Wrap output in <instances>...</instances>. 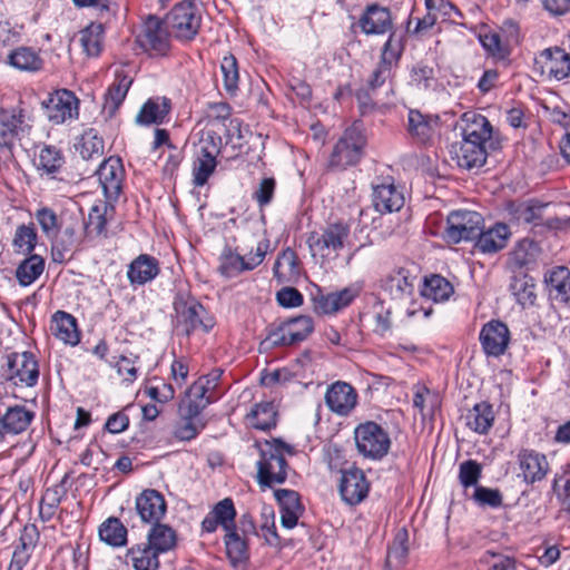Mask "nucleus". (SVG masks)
I'll return each mask as SVG.
<instances>
[{
	"mask_svg": "<svg viewBox=\"0 0 570 570\" xmlns=\"http://www.w3.org/2000/svg\"><path fill=\"white\" fill-rule=\"evenodd\" d=\"M289 450V445L281 440H274L273 443L265 442L259 445L261 458L257 461V481L262 487H273L282 484L287 478V462L282 454V450Z\"/></svg>",
	"mask_w": 570,
	"mask_h": 570,
	"instance_id": "obj_1",
	"label": "nucleus"
},
{
	"mask_svg": "<svg viewBox=\"0 0 570 570\" xmlns=\"http://www.w3.org/2000/svg\"><path fill=\"white\" fill-rule=\"evenodd\" d=\"M366 138L362 128L354 124L343 132L335 144L330 157V167L344 170L350 166H355L363 156Z\"/></svg>",
	"mask_w": 570,
	"mask_h": 570,
	"instance_id": "obj_2",
	"label": "nucleus"
},
{
	"mask_svg": "<svg viewBox=\"0 0 570 570\" xmlns=\"http://www.w3.org/2000/svg\"><path fill=\"white\" fill-rule=\"evenodd\" d=\"M354 439L357 451L371 460H381L391 448L389 433L373 421L358 424L354 431Z\"/></svg>",
	"mask_w": 570,
	"mask_h": 570,
	"instance_id": "obj_3",
	"label": "nucleus"
},
{
	"mask_svg": "<svg viewBox=\"0 0 570 570\" xmlns=\"http://www.w3.org/2000/svg\"><path fill=\"white\" fill-rule=\"evenodd\" d=\"M166 24L176 38L193 40L202 24L200 10L194 0H184L177 3L168 13Z\"/></svg>",
	"mask_w": 570,
	"mask_h": 570,
	"instance_id": "obj_4",
	"label": "nucleus"
},
{
	"mask_svg": "<svg viewBox=\"0 0 570 570\" xmlns=\"http://www.w3.org/2000/svg\"><path fill=\"white\" fill-rule=\"evenodd\" d=\"M176 330L178 334L189 336L197 330L209 332L214 325V318L205 307L195 299L175 302Z\"/></svg>",
	"mask_w": 570,
	"mask_h": 570,
	"instance_id": "obj_5",
	"label": "nucleus"
},
{
	"mask_svg": "<svg viewBox=\"0 0 570 570\" xmlns=\"http://www.w3.org/2000/svg\"><path fill=\"white\" fill-rule=\"evenodd\" d=\"M350 235V226L337 222L325 226L320 233L313 232L307 238V244L313 255L323 258L335 257L337 252L344 247Z\"/></svg>",
	"mask_w": 570,
	"mask_h": 570,
	"instance_id": "obj_6",
	"label": "nucleus"
},
{
	"mask_svg": "<svg viewBox=\"0 0 570 570\" xmlns=\"http://www.w3.org/2000/svg\"><path fill=\"white\" fill-rule=\"evenodd\" d=\"M168 28L160 18L150 14L141 26L137 42L151 56H165L170 48Z\"/></svg>",
	"mask_w": 570,
	"mask_h": 570,
	"instance_id": "obj_7",
	"label": "nucleus"
},
{
	"mask_svg": "<svg viewBox=\"0 0 570 570\" xmlns=\"http://www.w3.org/2000/svg\"><path fill=\"white\" fill-rule=\"evenodd\" d=\"M482 220V216L476 212H452L446 219L445 238L454 244L473 240L480 234Z\"/></svg>",
	"mask_w": 570,
	"mask_h": 570,
	"instance_id": "obj_8",
	"label": "nucleus"
},
{
	"mask_svg": "<svg viewBox=\"0 0 570 570\" xmlns=\"http://www.w3.org/2000/svg\"><path fill=\"white\" fill-rule=\"evenodd\" d=\"M78 105V98L72 91L67 89L50 94L49 97L41 102L46 117L53 125H60L67 120L77 118Z\"/></svg>",
	"mask_w": 570,
	"mask_h": 570,
	"instance_id": "obj_9",
	"label": "nucleus"
},
{
	"mask_svg": "<svg viewBox=\"0 0 570 570\" xmlns=\"http://www.w3.org/2000/svg\"><path fill=\"white\" fill-rule=\"evenodd\" d=\"M534 70L549 80H563L570 75V53L559 47L547 48L535 57Z\"/></svg>",
	"mask_w": 570,
	"mask_h": 570,
	"instance_id": "obj_10",
	"label": "nucleus"
},
{
	"mask_svg": "<svg viewBox=\"0 0 570 570\" xmlns=\"http://www.w3.org/2000/svg\"><path fill=\"white\" fill-rule=\"evenodd\" d=\"M4 375L14 385L35 386L39 377V366L35 355L30 352L9 355Z\"/></svg>",
	"mask_w": 570,
	"mask_h": 570,
	"instance_id": "obj_11",
	"label": "nucleus"
},
{
	"mask_svg": "<svg viewBox=\"0 0 570 570\" xmlns=\"http://www.w3.org/2000/svg\"><path fill=\"white\" fill-rule=\"evenodd\" d=\"M451 160L463 169H473L484 165L488 153L483 144L458 137L449 146Z\"/></svg>",
	"mask_w": 570,
	"mask_h": 570,
	"instance_id": "obj_12",
	"label": "nucleus"
},
{
	"mask_svg": "<svg viewBox=\"0 0 570 570\" xmlns=\"http://www.w3.org/2000/svg\"><path fill=\"white\" fill-rule=\"evenodd\" d=\"M105 198L117 202L122 190L125 169L119 157L105 159L96 170Z\"/></svg>",
	"mask_w": 570,
	"mask_h": 570,
	"instance_id": "obj_13",
	"label": "nucleus"
},
{
	"mask_svg": "<svg viewBox=\"0 0 570 570\" xmlns=\"http://www.w3.org/2000/svg\"><path fill=\"white\" fill-rule=\"evenodd\" d=\"M518 476L527 485L541 482L550 471L547 456L535 450L523 449L518 453Z\"/></svg>",
	"mask_w": 570,
	"mask_h": 570,
	"instance_id": "obj_14",
	"label": "nucleus"
},
{
	"mask_svg": "<svg viewBox=\"0 0 570 570\" xmlns=\"http://www.w3.org/2000/svg\"><path fill=\"white\" fill-rule=\"evenodd\" d=\"M361 31L366 36H382L393 30L392 12L377 3L368 4L358 18Z\"/></svg>",
	"mask_w": 570,
	"mask_h": 570,
	"instance_id": "obj_15",
	"label": "nucleus"
},
{
	"mask_svg": "<svg viewBox=\"0 0 570 570\" xmlns=\"http://www.w3.org/2000/svg\"><path fill=\"white\" fill-rule=\"evenodd\" d=\"M368 489V482L361 469L351 466L342 470L338 490L343 501L350 505L358 504L367 497Z\"/></svg>",
	"mask_w": 570,
	"mask_h": 570,
	"instance_id": "obj_16",
	"label": "nucleus"
},
{
	"mask_svg": "<svg viewBox=\"0 0 570 570\" xmlns=\"http://www.w3.org/2000/svg\"><path fill=\"white\" fill-rule=\"evenodd\" d=\"M492 127L489 120L475 112H465L455 122L453 135L483 144L491 138Z\"/></svg>",
	"mask_w": 570,
	"mask_h": 570,
	"instance_id": "obj_17",
	"label": "nucleus"
},
{
	"mask_svg": "<svg viewBox=\"0 0 570 570\" xmlns=\"http://www.w3.org/2000/svg\"><path fill=\"white\" fill-rule=\"evenodd\" d=\"M357 393L355 389L342 381H337L328 386L325 393V404L335 414L341 416L348 415L356 406Z\"/></svg>",
	"mask_w": 570,
	"mask_h": 570,
	"instance_id": "obj_18",
	"label": "nucleus"
},
{
	"mask_svg": "<svg viewBox=\"0 0 570 570\" xmlns=\"http://www.w3.org/2000/svg\"><path fill=\"white\" fill-rule=\"evenodd\" d=\"M135 508L140 520L149 524L159 522L167 511L164 495L154 489H146L137 495Z\"/></svg>",
	"mask_w": 570,
	"mask_h": 570,
	"instance_id": "obj_19",
	"label": "nucleus"
},
{
	"mask_svg": "<svg viewBox=\"0 0 570 570\" xmlns=\"http://www.w3.org/2000/svg\"><path fill=\"white\" fill-rule=\"evenodd\" d=\"M543 282L551 301L564 305L570 303V269L567 266H554L548 269Z\"/></svg>",
	"mask_w": 570,
	"mask_h": 570,
	"instance_id": "obj_20",
	"label": "nucleus"
},
{
	"mask_svg": "<svg viewBox=\"0 0 570 570\" xmlns=\"http://www.w3.org/2000/svg\"><path fill=\"white\" fill-rule=\"evenodd\" d=\"M440 125L438 116L423 115L421 111L411 109L407 116V131L411 137L420 144H429L436 134Z\"/></svg>",
	"mask_w": 570,
	"mask_h": 570,
	"instance_id": "obj_21",
	"label": "nucleus"
},
{
	"mask_svg": "<svg viewBox=\"0 0 570 570\" xmlns=\"http://www.w3.org/2000/svg\"><path fill=\"white\" fill-rule=\"evenodd\" d=\"M236 510L234 502L230 498H225L217 502L210 512L202 521L203 532H215L218 525H222L227 531L235 524Z\"/></svg>",
	"mask_w": 570,
	"mask_h": 570,
	"instance_id": "obj_22",
	"label": "nucleus"
},
{
	"mask_svg": "<svg viewBox=\"0 0 570 570\" xmlns=\"http://www.w3.org/2000/svg\"><path fill=\"white\" fill-rule=\"evenodd\" d=\"M508 289L515 302L523 308L535 306L537 303V284L532 276L527 273L519 272L511 277Z\"/></svg>",
	"mask_w": 570,
	"mask_h": 570,
	"instance_id": "obj_23",
	"label": "nucleus"
},
{
	"mask_svg": "<svg viewBox=\"0 0 570 570\" xmlns=\"http://www.w3.org/2000/svg\"><path fill=\"white\" fill-rule=\"evenodd\" d=\"M114 203L110 199L98 200L95 203L88 215V219L83 222V233L88 238L100 236L106 233L108 216L114 212Z\"/></svg>",
	"mask_w": 570,
	"mask_h": 570,
	"instance_id": "obj_24",
	"label": "nucleus"
},
{
	"mask_svg": "<svg viewBox=\"0 0 570 570\" xmlns=\"http://www.w3.org/2000/svg\"><path fill=\"white\" fill-rule=\"evenodd\" d=\"M22 109H0V147L10 148L22 130Z\"/></svg>",
	"mask_w": 570,
	"mask_h": 570,
	"instance_id": "obj_25",
	"label": "nucleus"
},
{
	"mask_svg": "<svg viewBox=\"0 0 570 570\" xmlns=\"http://www.w3.org/2000/svg\"><path fill=\"white\" fill-rule=\"evenodd\" d=\"M358 294V286H348L327 295H321L315 298V308L323 314H333L347 307Z\"/></svg>",
	"mask_w": 570,
	"mask_h": 570,
	"instance_id": "obj_26",
	"label": "nucleus"
},
{
	"mask_svg": "<svg viewBox=\"0 0 570 570\" xmlns=\"http://www.w3.org/2000/svg\"><path fill=\"white\" fill-rule=\"evenodd\" d=\"M274 495L281 508L282 525L293 529L297 524L302 511L298 493L294 490L279 489L274 492Z\"/></svg>",
	"mask_w": 570,
	"mask_h": 570,
	"instance_id": "obj_27",
	"label": "nucleus"
},
{
	"mask_svg": "<svg viewBox=\"0 0 570 570\" xmlns=\"http://www.w3.org/2000/svg\"><path fill=\"white\" fill-rule=\"evenodd\" d=\"M372 202L376 212L381 214L393 213L403 207L404 197L392 183L381 184L374 186Z\"/></svg>",
	"mask_w": 570,
	"mask_h": 570,
	"instance_id": "obj_28",
	"label": "nucleus"
},
{
	"mask_svg": "<svg viewBox=\"0 0 570 570\" xmlns=\"http://www.w3.org/2000/svg\"><path fill=\"white\" fill-rule=\"evenodd\" d=\"M171 109L170 99L166 97L149 98L136 116V122L141 126L160 125Z\"/></svg>",
	"mask_w": 570,
	"mask_h": 570,
	"instance_id": "obj_29",
	"label": "nucleus"
},
{
	"mask_svg": "<svg viewBox=\"0 0 570 570\" xmlns=\"http://www.w3.org/2000/svg\"><path fill=\"white\" fill-rule=\"evenodd\" d=\"M416 277L411 276L410 272L400 268L394 271L383 282V289L393 299H406L410 298L414 292V283Z\"/></svg>",
	"mask_w": 570,
	"mask_h": 570,
	"instance_id": "obj_30",
	"label": "nucleus"
},
{
	"mask_svg": "<svg viewBox=\"0 0 570 570\" xmlns=\"http://www.w3.org/2000/svg\"><path fill=\"white\" fill-rule=\"evenodd\" d=\"M158 273V261L150 255L141 254L130 263L127 276L131 284L144 285L153 281Z\"/></svg>",
	"mask_w": 570,
	"mask_h": 570,
	"instance_id": "obj_31",
	"label": "nucleus"
},
{
	"mask_svg": "<svg viewBox=\"0 0 570 570\" xmlns=\"http://www.w3.org/2000/svg\"><path fill=\"white\" fill-rule=\"evenodd\" d=\"M50 330L58 340L71 346L77 345L80 341L76 318L63 311L53 314Z\"/></svg>",
	"mask_w": 570,
	"mask_h": 570,
	"instance_id": "obj_32",
	"label": "nucleus"
},
{
	"mask_svg": "<svg viewBox=\"0 0 570 570\" xmlns=\"http://www.w3.org/2000/svg\"><path fill=\"white\" fill-rule=\"evenodd\" d=\"M159 554L145 541L129 548L126 557L135 570H159Z\"/></svg>",
	"mask_w": 570,
	"mask_h": 570,
	"instance_id": "obj_33",
	"label": "nucleus"
},
{
	"mask_svg": "<svg viewBox=\"0 0 570 570\" xmlns=\"http://www.w3.org/2000/svg\"><path fill=\"white\" fill-rule=\"evenodd\" d=\"M132 79L124 71H116L115 80L106 94L104 110L112 116L125 100Z\"/></svg>",
	"mask_w": 570,
	"mask_h": 570,
	"instance_id": "obj_34",
	"label": "nucleus"
},
{
	"mask_svg": "<svg viewBox=\"0 0 570 570\" xmlns=\"http://www.w3.org/2000/svg\"><path fill=\"white\" fill-rule=\"evenodd\" d=\"M248 424L261 431L274 429L277 424V411L272 401L256 403L246 415Z\"/></svg>",
	"mask_w": 570,
	"mask_h": 570,
	"instance_id": "obj_35",
	"label": "nucleus"
},
{
	"mask_svg": "<svg viewBox=\"0 0 570 570\" xmlns=\"http://www.w3.org/2000/svg\"><path fill=\"white\" fill-rule=\"evenodd\" d=\"M146 542L160 554L170 551L176 547V531L168 524L160 522L151 524L146 538Z\"/></svg>",
	"mask_w": 570,
	"mask_h": 570,
	"instance_id": "obj_36",
	"label": "nucleus"
},
{
	"mask_svg": "<svg viewBox=\"0 0 570 570\" xmlns=\"http://www.w3.org/2000/svg\"><path fill=\"white\" fill-rule=\"evenodd\" d=\"M81 242L75 225L65 227L62 233L52 244V259L62 263L67 259V255H71Z\"/></svg>",
	"mask_w": 570,
	"mask_h": 570,
	"instance_id": "obj_37",
	"label": "nucleus"
},
{
	"mask_svg": "<svg viewBox=\"0 0 570 570\" xmlns=\"http://www.w3.org/2000/svg\"><path fill=\"white\" fill-rule=\"evenodd\" d=\"M224 542L227 557L234 566L248 560L247 538L240 535L236 524L226 531Z\"/></svg>",
	"mask_w": 570,
	"mask_h": 570,
	"instance_id": "obj_38",
	"label": "nucleus"
},
{
	"mask_svg": "<svg viewBox=\"0 0 570 570\" xmlns=\"http://www.w3.org/2000/svg\"><path fill=\"white\" fill-rule=\"evenodd\" d=\"M494 419L492 405L487 402L476 403L465 415L466 425L478 433L488 432Z\"/></svg>",
	"mask_w": 570,
	"mask_h": 570,
	"instance_id": "obj_39",
	"label": "nucleus"
},
{
	"mask_svg": "<svg viewBox=\"0 0 570 570\" xmlns=\"http://www.w3.org/2000/svg\"><path fill=\"white\" fill-rule=\"evenodd\" d=\"M32 419V412L16 405L7 410L0 423L4 433L19 434L28 428Z\"/></svg>",
	"mask_w": 570,
	"mask_h": 570,
	"instance_id": "obj_40",
	"label": "nucleus"
},
{
	"mask_svg": "<svg viewBox=\"0 0 570 570\" xmlns=\"http://www.w3.org/2000/svg\"><path fill=\"white\" fill-rule=\"evenodd\" d=\"M8 63L22 71H38L43 60L37 51L28 47H19L8 56Z\"/></svg>",
	"mask_w": 570,
	"mask_h": 570,
	"instance_id": "obj_41",
	"label": "nucleus"
},
{
	"mask_svg": "<svg viewBox=\"0 0 570 570\" xmlns=\"http://www.w3.org/2000/svg\"><path fill=\"white\" fill-rule=\"evenodd\" d=\"M453 293V286L451 283L441 275H431L425 277L421 294L425 298L434 302L446 301Z\"/></svg>",
	"mask_w": 570,
	"mask_h": 570,
	"instance_id": "obj_42",
	"label": "nucleus"
},
{
	"mask_svg": "<svg viewBox=\"0 0 570 570\" xmlns=\"http://www.w3.org/2000/svg\"><path fill=\"white\" fill-rule=\"evenodd\" d=\"M45 259L40 255H30L18 265L16 277L20 285L28 286L42 274Z\"/></svg>",
	"mask_w": 570,
	"mask_h": 570,
	"instance_id": "obj_43",
	"label": "nucleus"
},
{
	"mask_svg": "<svg viewBox=\"0 0 570 570\" xmlns=\"http://www.w3.org/2000/svg\"><path fill=\"white\" fill-rule=\"evenodd\" d=\"M104 39V26L101 23H90L80 31V45L88 57H98L101 52Z\"/></svg>",
	"mask_w": 570,
	"mask_h": 570,
	"instance_id": "obj_44",
	"label": "nucleus"
},
{
	"mask_svg": "<svg viewBox=\"0 0 570 570\" xmlns=\"http://www.w3.org/2000/svg\"><path fill=\"white\" fill-rule=\"evenodd\" d=\"M219 273L227 278L236 277L245 269V256L234 252L230 247H225L219 256Z\"/></svg>",
	"mask_w": 570,
	"mask_h": 570,
	"instance_id": "obj_45",
	"label": "nucleus"
},
{
	"mask_svg": "<svg viewBox=\"0 0 570 570\" xmlns=\"http://www.w3.org/2000/svg\"><path fill=\"white\" fill-rule=\"evenodd\" d=\"M99 537L109 546L121 547L127 542V529L119 519L109 518L99 527Z\"/></svg>",
	"mask_w": 570,
	"mask_h": 570,
	"instance_id": "obj_46",
	"label": "nucleus"
},
{
	"mask_svg": "<svg viewBox=\"0 0 570 570\" xmlns=\"http://www.w3.org/2000/svg\"><path fill=\"white\" fill-rule=\"evenodd\" d=\"M479 341L487 357H499V318H492L482 326Z\"/></svg>",
	"mask_w": 570,
	"mask_h": 570,
	"instance_id": "obj_47",
	"label": "nucleus"
},
{
	"mask_svg": "<svg viewBox=\"0 0 570 570\" xmlns=\"http://www.w3.org/2000/svg\"><path fill=\"white\" fill-rule=\"evenodd\" d=\"M521 42L519 24L513 20H505L501 27V62L519 47Z\"/></svg>",
	"mask_w": 570,
	"mask_h": 570,
	"instance_id": "obj_48",
	"label": "nucleus"
},
{
	"mask_svg": "<svg viewBox=\"0 0 570 570\" xmlns=\"http://www.w3.org/2000/svg\"><path fill=\"white\" fill-rule=\"evenodd\" d=\"M289 343L296 344L304 341L313 331V321L309 316H297L283 322Z\"/></svg>",
	"mask_w": 570,
	"mask_h": 570,
	"instance_id": "obj_49",
	"label": "nucleus"
},
{
	"mask_svg": "<svg viewBox=\"0 0 570 570\" xmlns=\"http://www.w3.org/2000/svg\"><path fill=\"white\" fill-rule=\"evenodd\" d=\"M298 271L297 256L291 248L284 249L275 261L273 266L274 277L279 283L285 282L288 276L296 274Z\"/></svg>",
	"mask_w": 570,
	"mask_h": 570,
	"instance_id": "obj_50",
	"label": "nucleus"
},
{
	"mask_svg": "<svg viewBox=\"0 0 570 570\" xmlns=\"http://www.w3.org/2000/svg\"><path fill=\"white\" fill-rule=\"evenodd\" d=\"M407 553V531L405 529H401L396 533L393 543L387 551L386 566L390 568L401 567L404 564Z\"/></svg>",
	"mask_w": 570,
	"mask_h": 570,
	"instance_id": "obj_51",
	"label": "nucleus"
},
{
	"mask_svg": "<svg viewBox=\"0 0 570 570\" xmlns=\"http://www.w3.org/2000/svg\"><path fill=\"white\" fill-rule=\"evenodd\" d=\"M37 243V233L32 224L30 225H19L16 229L12 246L16 253L18 254H30Z\"/></svg>",
	"mask_w": 570,
	"mask_h": 570,
	"instance_id": "obj_52",
	"label": "nucleus"
},
{
	"mask_svg": "<svg viewBox=\"0 0 570 570\" xmlns=\"http://www.w3.org/2000/svg\"><path fill=\"white\" fill-rule=\"evenodd\" d=\"M63 163V156L56 147L45 146L40 150L38 168L51 178L56 177L55 175L60 170Z\"/></svg>",
	"mask_w": 570,
	"mask_h": 570,
	"instance_id": "obj_53",
	"label": "nucleus"
},
{
	"mask_svg": "<svg viewBox=\"0 0 570 570\" xmlns=\"http://www.w3.org/2000/svg\"><path fill=\"white\" fill-rule=\"evenodd\" d=\"M547 204L527 206L522 203L509 202L504 210L511 216L512 220L531 223L540 216Z\"/></svg>",
	"mask_w": 570,
	"mask_h": 570,
	"instance_id": "obj_54",
	"label": "nucleus"
},
{
	"mask_svg": "<svg viewBox=\"0 0 570 570\" xmlns=\"http://www.w3.org/2000/svg\"><path fill=\"white\" fill-rule=\"evenodd\" d=\"M83 159L99 158L104 154L105 144L94 129L86 131L80 144L76 147Z\"/></svg>",
	"mask_w": 570,
	"mask_h": 570,
	"instance_id": "obj_55",
	"label": "nucleus"
},
{
	"mask_svg": "<svg viewBox=\"0 0 570 570\" xmlns=\"http://www.w3.org/2000/svg\"><path fill=\"white\" fill-rule=\"evenodd\" d=\"M222 137L214 130L202 132V137L197 145V155L216 159L220 154Z\"/></svg>",
	"mask_w": 570,
	"mask_h": 570,
	"instance_id": "obj_56",
	"label": "nucleus"
},
{
	"mask_svg": "<svg viewBox=\"0 0 570 570\" xmlns=\"http://www.w3.org/2000/svg\"><path fill=\"white\" fill-rule=\"evenodd\" d=\"M225 90L235 94L238 88V66L234 56H225L220 63Z\"/></svg>",
	"mask_w": 570,
	"mask_h": 570,
	"instance_id": "obj_57",
	"label": "nucleus"
},
{
	"mask_svg": "<svg viewBox=\"0 0 570 570\" xmlns=\"http://www.w3.org/2000/svg\"><path fill=\"white\" fill-rule=\"evenodd\" d=\"M482 468L481 464L474 460L463 461L459 465V480L464 488L478 485L481 478Z\"/></svg>",
	"mask_w": 570,
	"mask_h": 570,
	"instance_id": "obj_58",
	"label": "nucleus"
},
{
	"mask_svg": "<svg viewBox=\"0 0 570 570\" xmlns=\"http://www.w3.org/2000/svg\"><path fill=\"white\" fill-rule=\"evenodd\" d=\"M216 165V159L197 155L193 168L194 185L204 186L207 183L209 176L214 173Z\"/></svg>",
	"mask_w": 570,
	"mask_h": 570,
	"instance_id": "obj_59",
	"label": "nucleus"
},
{
	"mask_svg": "<svg viewBox=\"0 0 570 570\" xmlns=\"http://www.w3.org/2000/svg\"><path fill=\"white\" fill-rule=\"evenodd\" d=\"M36 219L47 237L56 236L58 230V217L52 209L48 207L38 209L36 212Z\"/></svg>",
	"mask_w": 570,
	"mask_h": 570,
	"instance_id": "obj_60",
	"label": "nucleus"
},
{
	"mask_svg": "<svg viewBox=\"0 0 570 570\" xmlns=\"http://www.w3.org/2000/svg\"><path fill=\"white\" fill-rule=\"evenodd\" d=\"M499 237V222L494 223L487 232L480 230L476 236V247L482 253H495L498 250L497 238Z\"/></svg>",
	"mask_w": 570,
	"mask_h": 570,
	"instance_id": "obj_61",
	"label": "nucleus"
},
{
	"mask_svg": "<svg viewBox=\"0 0 570 570\" xmlns=\"http://www.w3.org/2000/svg\"><path fill=\"white\" fill-rule=\"evenodd\" d=\"M392 77L391 63L385 60H380L376 68L370 76L365 87L370 88L372 92L382 87Z\"/></svg>",
	"mask_w": 570,
	"mask_h": 570,
	"instance_id": "obj_62",
	"label": "nucleus"
},
{
	"mask_svg": "<svg viewBox=\"0 0 570 570\" xmlns=\"http://www.w3.org/2000/svg\"><path fill=\"white\" fill-rule=\"evenodd\" d=\"M207 405L208 401L195 400L187 396V399L183 400L179 404L180 419L200 421L198 416Z\"/></svg>",
	"mask_w": 570,
	"mask_h": 570,
	"instance_id": "obj_63",
	"label": "nucleus"
},
{
	"mask_svg": "<svg viewBox=\"0 0 570 570\" xmlns=\"http://www.w3.org/2000/svg\"><path fill=\"white\" fill-rule=\"evenodd\" d=\"M276 181L273 177H265L261 180L257 189L253 193V199L259 207L271 204L275 193Z\"/></svg>",
	"mask_w": 570,
	"mask_h": 570,
	"instance_id": "obj_64",
	"label": "nucleus"
}]
</instances>
